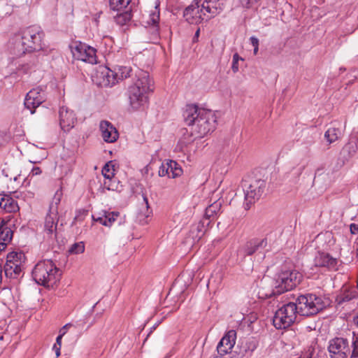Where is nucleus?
Returning <instances> with one entry per match:
<instances>
[{
    "label": "nucleus",
    "mask_w": 358,
    "mask_h": 358,
    "mask_svg": "<svg viewBox=\"0 0 358 358\" xmlns=\"http://www.w3.org/2000/svg\"><path fill=\"white\" fill-rule=\"evenodd\" d=\"M184 118L186 124L190 127V134H187V136L191 138L187 139L185 134L183 135L178 142L181 150L194 139L203 138L215 129L216 117L210 110L189 105L185 110Z\"/></svg>",
    "instance_id": "1"
},
{
    "label": "nucleus",
    "mask_w": 358,
    "mask_h": 358,
    "mask_svg": "<svg viewBox=\"0 0 358 358\" xmlns=\"http://www.w3.org/2000/svg\"><path fill=\"white\" fill-rule=\"evenodd\" d=\"M44 33L40 27L34 25L15 34L9 40L8 52L13 58L43 49Z\"/></svg>",
    "instance_id": "2"
},
{
    "label": "nucleus",
    "mask_w": 358,
    "mask_h": 358,
    "mask_svg": "<svg viewBox=\"0 0 358 358\" xmlns=\"http://www.w3.org/2000/svg\"><path fill=\"white\" fill-rule=\"evenodd\" d=\"M154 90V81L149 73L141 71L133 79L127 90L129 104L133 110H143Z\"/></svg>",
    "instance_id": "3"
},
{
    "label": "nucleus",
    "mask_w": 358,
    "mask_h": 358,
    "mask_svg": "<svg viewBox=\"0 0 358 358\" xmlns=\"http://www.w3.org/2000/svg\"><path fill=\"white\" fill-rule=\"evenodd\" d=\"M59 268L51 260H43L38 262L32 271L34 280L38 285L52 287L59 280Z\"/></svg>",
    "instance_id": "4"
},
{
    "label": "nucleus",
    "mask_w": 358,
    "mask_h": 358,
    "mask_svg": "<svg viewBox=\"0 0 358 358\" xmlns=\"http://www.w3.org/2000/svg\"><path fill=\"white\" fill-rule=\"evenodd\" d=\"M302 280V275L296 271H287L278 274L273 281L271 295L281 294L293 289Z\"/></svg>",
    "instance_id": "5"
},
{
    "label": "nucleus",
    "mask_w": 358,
    "mask_h": 358,
    "mask_svg": "<svg viewBox=\"0 0 358 358\" xmlns=\"http://www.w3.org/2000/svg\"><path fill=\"white\" fill-rule=\"evenodd\" d=\"M296 301L297 313L301 315H316L325 307L322 298L314 294L301 295Z\"/></svg>",
    "instance_id": "6"
},
{
    "label": "nucleus",
    "mask_w": 358,
    "mask_h": 358,
    "mask_svg": "<svg viewBox=\"0 0 358 358\" xmlns=\"http://www.w3.org/2000/svg\"><path fill=\"white\" fill-rule=\"evenodd\" d=\"M297 313L296 304L289 302L275 311L273 318V324L278 329H284L290 327L295 321Z\"/></svg>",
    "instance_id": "7"
},
{
    "label": "nucleus",
    "mask_w": 358,
    "mask_h": 358,
    "mask_svg": "<svg viewBox=\"0 0 358 358\" xmlns=\"http://www.w3.org/2000/svg\"><path fill=\"white\" fill-rule=\"evenodd\" d=\"M25 255L22 252H11L7 255L3 267L6 278H17L22 272V267L25 262Z\"/></svg>",
    "instance_id": "8"
},
{
    "label": "nucleus",
    "mask_w": 358,
    "mask_h": 358,
    "mask_svg": "<svg viewBox=\"0 0 358 358\" xmlns=\"http://www.w3.org/2000/svg\"><path fill=\"white\" fill-rule=\"evenodd\" d=\"M73 57L78 60L88 62L90 64L96 63V50L81 42H73L70 45Z\"/></svg>",
    "instance_id": "9"
},
{
    "label": "nucleus",
    "mask_w": 358,
    "mask_h": 358,
    "mask_svg": "<svg viewBox=\"0 0 358 358\" xmlns=\"http://www.w3.org/2000/svg\"><path fill=\"white\" fill-rule=\"evenodd\" d=\"M328 350L331 358H347L350 349L347 339L335 338L329 341Z\"/></svg>",
    "instance_id": "10"
},
{
    "label": "nucleus",
    "mask_w": 358,
    "mask_h": 358,
    "mask_svg": "<svg viewBox=\"0 0 358 358\" xmlns=\"http://www.w3.org/2000/svg\"><path fill=\"white\" fill-rule=\"evenodd\" d=\"M183 16L188 23L193 24H197L203 20H208L203 8L197 3V0L185 8Z\"/></svg>",
    "instance_id": "11"
},
{
    "label": "nucleus",
    "mask_w": 358,
    "mask_h": 358,
    "mask_svg": "<svg viewBox=\"0 0 358 358\" xmlns=\"http://www.w3.org/2000/svg\"><path fill=\"white\" fill-rule=\"evenodd\" d=\"M94 82L100 87H111L115 85V78L111 69L100 66L96 68L92 76Z\"/></svg>",
    "instance_id": "12"
},
{
    "label": "nucleus",
    "mask_w": 358,
    "mask_h": 358,
    "mask_svg": "<svg viewBox=\"0 0 358 358\" xmlns=\"http://www.w3.org/2000/svg\"><path fill=\"white\" fill-rule=\"evenodd\" d=\"M266 187V180L257 179L254 180L245 192V199L248 201L260 199Z\"/></svg>",
    "instance_id": "13"
},
{
    "label": "nucleus",
    "mask_w": 358,
    "mask_h": 358,
    "mask_svg": "<svg viewBox=\"0 0 358 358\" xmlns=\"http://www.w3.org/2000/svg\"><path fill=\"white\" fill-rule=\"evenodd\" d=\"M44 101L43 92L39 88H34L30 90L25 97L24 106L29 109L31 114Z\"/></svg>",
    "instance_id": "14"
},
{
    "label": "nucleus",
    "mask_w": 358,
    "mask_h": 358,
    "mask_svg": "<svg viewBox=\"0 0 358 358\" xmlns=\"http://www.w3.org/2000/svg\"><path fill=\"white\" fill-rule=\"evenodd\" d=\"M236 332L235 330H229L222 338L217 346L219 355H225L231 352L236 343Z\"/></svg>",
    "instance_id": "15"
},
{
    "label": "nucleus",
    "mask_w": 358,
    "mask_h": 358,
    "mask_svg": "<svg viewBox=\"0 0 358 358\" xmlns=\"http://www.w3.org/2000/svg\"><path fill=\"white\" fill-rule=\"evenodd\" d=\"M99 130L103 140L106 143H114L119 137V133L117 129L112 123L107 120L100 122Z\"/></svg>",
    "instance_id": "16"
},
{
    "label": "nucleus",
    "mask_w": 358,
    "mask_h": 358,
    "mask_svg": "<svg viewBox=\"0 0 358 358\" xmlns=\"http://www.w3.org/2000/svg\"><path fill=\"white\" fill-rule=\"evenodd\" d=\"M102 174L105 178L103 186L108 190L117 189L118 183L114 179L115 176V165L112 161L108 162L105 164L102 169Z\"/></svg>",
    "instance_id": "17"
},
{
    "label": "nucleus",
    "mask_w": 358,
    "mask_h": 358,
    "mask_svg": "<svg viewBox=\"0 0 358 358\" xmlns=\"http://www.w3.org/2000/svg\"><path fill=\"white\" fill-rule=\"evenodd\" d=\"M197 3L204 10L207 19L218 15L223 8V3L220 0H197Z\"/></svg>",
    "instance_id": "18"
},
{
    "label": "nucleus",
    "mask_w": 358,
    "mask_h": 358,
    "mask_svg": "<svg viewBox=\"0 0 358 358\" xmlns=\"http://www.w3.org/2000/svg\"><path fill=\"white\" fill-rule=\"evenodd\" d=\"M59 124L64 131H70L75 125L76 117L73 110L62 106L59 110Z\"/></svg>",
    "instance_id": "19"
},
{
    "label": "nucleus",
    "mask_w": 358,
    "mask_h": 358,
    "mask_svg": "<svg viewBox=\"0 0 358 358\" xmlns=\"http://www.w3.org/2000/svg\"><path fill=\"white\" fill-rule=\"evenodd\" d=\"M316 266L327 267L331 270H337L338 260L326 252H318L314 259Z\"/></svg>",
    "instance_id": "20"
},
{
    "label": "nucleus",
    "mask_w": 358,
    "mask_h": 358,
    "mask_svg": "<svg viewBox=\"0 0 358 358\" xmlns=\"http://www.w3.org/2000/svg\"><path fill=\"white\" fill-rule=\"evenodd\" d=\"M258 343L254 338H250L241 343L240 346V355L242 357H250L257 348Z\"/></svg>",
    "instance_id": "21"
},
{
    "label": "nucleus",
    "mask_w": 358,
    "mask_h": 358,
    "mask_svg": "<svg viewBox=\"0 0 358 358\" xmlns=\"http://www.w3.org/2000/svg\"><path fill=\"white\" fill-rule=\"evenodd\" d=\"M115 78V84L129 78L131 76L132 69L129 66L117 65L111 70Z\"/></svg>",
    "instance_id": "22"
},
{
    "label": "nucleus",
    "mask_w": 358,
    "mask_h": 358,
    "mask_svg": "<svg viewBox=\"0 0 358 358\" xmlns=\"http://www.w3.org/2000/svg\"><path fill=\"white\" fill-rule=\"evenodd\" d=\"M149 203H138L137 208V219L141 224L148 223L147 219L152 215Z\"/></svg>",
    "instance_id": "23"
},
{
    "label": "nucleus",
    "mask_w": 358,
    "mask_h": 358,
    "mask_svg": "<svg viewBox=\"0 0 358 358\" xmlns=\"http://www.w3.org/2000/svg\"><path fill=\"white\" fill-rule=\"evenodd\" d=\"M267 245L266 239H253L248 242L244 247V252L247 255L255 253L259 248H264Z\"/></svg>",
    "instance_id": "24"
},
{
    "label": "nucleus",
    "mask_w": 358,
    "mask_h": 358,
    "mask_svg": "<svg viewBox=\"0 0 358 358\" xmlns=\"http://www.w3.org/2000/svg\"><path fill=\"white\" fill-rule=\"evenodd\" d=\"M357 296V292L355 287L343 288L341 293L337 296L336 301L338 304L350 301Z\"/></svg>",
    "instance_id": "25"
},
{
    "label": "nucleus",
    "mask_w": 358,
    "mask_h": 358,
    "mask_svg": "<svg viewBox=\"0 0 358 358\" xmlns=\"http://www.w3.org/2000/svg\"><path fill=\"white\" fill-rule=\"evenodd\" d=\"M57 217L56 214H49L45 217V232L48 235H52L56 231Z\"/></svg>",
    "instance_id": "26"
},
{
    "label": "nucleus",
    "mask_w": 358,
    "mask_h": 358,
    "mask_svg": "<svg viewBox=\"0 0 358 358\" xmlns=\"http://www.w3.org/2000/svg\"><path fill=\"white\" fill-rule=\"evenodd\" d=\"M13 232L6 224H0V241L10 243L13 238Z\"/></svg>",
    "instance_id": "27"
},
{
    "label": "nucleus",
    "mask_w": 358,
    "mask_h": 358,
    "mask_svg": "<svg viewBox=\"0 0 358 358\" xmlns=\"http://www.w3.org/2000/svg\"><path fill=\"white\" fill-rule=\"evenodd\" d=\"M168 165L169 169L168 173L169 178H175L182 175V170L176 162L169 160Z\"/></svg>",
    "instance_id": "28"
},
{
    "label": "nucleus",
    "mask_w": 358,
    "mask_h": 358,
    "mask_svg": "<svg viewBox=\"0 0 358 358\" xmlns=\"http://www.w3.org/2000/svg\"><path fill=\"white\" fill-rule=\"evenodd\" d=\"M341 135V132L339 129L330 127L326 131L324 137L329 143H332L336 141L340 138Z\"/></svg>",
    "instance_id": "29"
},
{
    "label": "nucleus",
    "mask_w": 358,
    "mask_h": 358,
    "mask_svg": "<svg viewBox=\"0 0 358 358\" xmlns=\"http://www.w3.org/2000/svg\"><path fill=\"white\" fill-rule=\"evenodd\" d=\"M221 209V203H211L206 207L205 216L207 218L214 217L217 215Z\"/></svg>",
    "instance_id": "30"
},
{
    "label": "nucleus",
    "mask_w": 358,
    "mask_h": 358,
    "mask_svg": "<svg viewBox=\"0 0 358 358\" xmlns=\"http://www.w3.org/2000/svg\"><path fill=\"white\" fill-rule=\"evenodd\" d=\"M192 227L196 231V234L193 236V241L189 242V245H193L195 243L199 241L204 234V224L202 222L193 224Z\"/></svg>",
    "instance_id": "31"
},
{
    "label": "nucleus",
    "mask_w": 358,
    "mask_h": 358,
    "mask_svg": "<svg viewBox=\"0 0 358 358\" xmlns=\"http://www.w3.org/2000/svg\"><path fill=\"white\" fill-rule=\"evenodd\" d=\"M28 194L31 196L32 194L29 193ZM30 198L31 196H27V194L24 196V194L14 192L11 196L0 195V201H15V199L25 200Z\"/></svg>",
    "instance_id": "32"
},
{
    "label": "nucleus",
    "mask_w": 358,
    "mask_h": 358,
    "mask_svg": "<svg viewBox=\"0 0 358 358\" xmlns=\"http://www.w3.org/2000/svg\"><path fill=\"white\" fill-rule=\"evenodd\" d=\"M119 212L108 213L104 218H99V222L104 226L110 227L116 220V218L119 216Z\"/></svg>",
    "instance_id": "33"
},
{
    "label": "nucleus",
    "mask_w": 358,
    "mask_h": 358,
    "mask_svg": "<svg viewBox=\"0 0 358 358\" xmlns=\"http://www.w3.org/2000/svg\"><path fill=\"white\" fill-rule=\"evenodd\" d=\"M131 0H110V6L113 10H120L125 8Z\"/></svg>",
    "instance_id": "34"
},
{
    "label": "nucleus",
    "mask_w": 358,
    "mask_h": 358,
    "mask_svg": "<svg viewBox=\"0 0 358 358\" xmlns=\"http://www.w3.org/2000/svg\"><path fill=\"white\" fill-rule=\"evenodd\" d=\"M85 251V243L83 241L73 243L69 249V254L78 255Z\"/></svg>",
    "instance_id": "35"
},
{
    "label": "nucleus",
    "mask_w": 358,
    "mask_h": 358,
    "mask_svg": "<svg viewBox=\"0 0 358 358\" xmlns=\"http://www.w3.org/2000/svg\"><path fill=\"white\" fill-rule=\"evenodd\" d=\"M159 20V10L157 6H155V10L151 11L148 15L147 23L151 25H156Z\"/></svg>",
    "instance_id": "36"
},
{
    "label": "nucleus",
    "mask_w": 358,
    "mask_h": 358,
    "mask_svg": "<svg viewBox=\"0 0 358 358\" xmlns=\"http://www.w3.org/2000/svg\"><path fill=\"white\" fill-rule=\"evenodd\" d=\"M0 208L7 213H16L20 209L17 203H0Z\"/></svg>",
    "instance_id": "37"
},
{
    "label": "nucleus",
    "mask_w": 358,
    "mask_h": 358,
    "mask_svg": "<svg viewBox=\"0 0 358 358\" xmlns=\"http://www.w3.org/2000/svg\"><path fill=\"white\" fill-rule=\"evenodd\" d=\"M240 60H243V59L237 53H235L233 55V60H232V65H231V69L234 73H236L238 71V70H239L238 62Z\"/></svg>",
    "instance_id": "38"
},
{
    "label": "nucleus",
    "mask_w": 358,
    "mask_h": 358,
    "mask_svg": "<svg viewBox=\"0 0 358 358\" xmlns=\"http://www.w3.org/2000/svg\"><path fill=\"white\" fill-rule=\"evenodd\" d=\"M169 170V169L168 161L163 162L159 169V173H158L159 176L160 177H164L166 176H168Z\"/></svg>",
    "instance_id": "39"
},
{
    "label": "nucleus",
    "mask_w": 358,
    "mask_h": 358,
    "mask_svg": "<svg viewBox=\"0 0 358 358\" xmlns=\"http://www.w3.org/2000/svg\"><path fill=\"white\" fill-rule=\"evenodd\" d=\"M352 357H358V335L355 336L352 342Z\"/></svg>",
    "instance_id": "40"
},
{
    "label": "nucleus",
    "mask_w": 358,
    "mask_h": 358,
    "mask_svg": "<svg viewBox=\"0 0 358 358\" xmlns=\"http://www.w3.org/2000/svg\"><path fill=\"white\" fill-rule=\"evenodd\" d=\"M250 43L254 47V54L257 55L258 52V47H259V40L255 36H252L250 38Z\"/></svg>",
    "instance_id": "41"
},
{
    "label": "nucleus",
    "mask_w": 358,
    "mask_h": 358,
    "mask_svg": "<svg viewBox=\"0 0 358 358\" xmlns=\"http://www.w3.org/2000/svg\"><path fill=\"white\" fill-rule=\"evenodd\" d=\"M251 0H236L235 3L236 6H241L243 8L249 7Z\"/></svg>",
    "instance_id": "42"
},
{
    "label": "nucleus",
    "mask_w": 358,
    "mask_h": 358,
    "mask_svg": "<svg viewBox=\"0 0 358 358\" xmlns=\"http://www.w3.org/2000/svg\"><path fill=\"white\" fill-rule=\"evenodd\" d=\"M195 234H196V231L194 229V227L192 226L189 234L186 238V242L188 244H189V242L193 241V236Z\"/></svg>",
    "instance_id": "43"
},
{
    "label": "nucleus",
    "mask_w": 358,
    "mask_h": 358,
    "mask_svg": "<svg viewBox=\"0 0 358 358\" xmlns=\"http://www.w3.org/2000/svg\"><path fill=\"white\" fill-rule=\"evenodd\" d=\"M42 173L41 169L39 167H33L31 170L28 177H33L34 176H38Z\"/></svg>",
    "instance_id": "44"
},
{
    "label": "nucleus",
    "mask_w": 358,
    "mask_h": 358,
    "mask_svg": "<svg viewBox=\"0 0 358 358\" xmlns=\"http://www.w3.org/2000/svg\"><path fill=\"white\" fill-rule=\"evenodd\" d=\"M61 345L54 344L52 347V350L55 351L57 357L61 355Z\"/></svg>",
    "instance_id": "45"
},
{
    "label": "nucleus",
    "mask_w": 358,
    "mask_h": 358,
    "mask_svg": "<svg viewBox=\"0 0 358 358\" xmlns=\"http://www.w3.org/2000/svg\"><path fill=\"white\" fill-rule=\"evenodd\" d=\"M350 230L352 234H357L358 233V224L352 223L350 225Z\"/></svg>",
    "instance_id": "46"
},
{
    "label": "nucleus",
    "mask_w": 358,
    "mask_h": 358,
    "mask_svg": "<svg viewBox=\"0 0 358 358\" xmlns=\"http://www.w3.org/2000/svg\"><path fill=\"white\" fill-rule=\"evenodd\" d=\"M65 335V332L59 334V336L56 338V343L55 344L61 345H62V337Z\"/></svg>",
    "instance_id": "47"
},
{
    "label": "nucleus",
    "mask_w": 358,
    "mask_h": 358,
    "mask_svg": "<svg viewBox=\"0 0 358 358\" xmlns=\"http://www.w3.org/2000/svg\"><path fill=\"white\" fill-rule=\"evenodd\" d=\"M71 326V324H65L60 330H59V334H62L63 332H65V334H66L67 332V330Z\"/></svg>",
    "instance_id": "48"
},
{
    "label": "nucleus",
    "mask_w": 358,
    "mask_h": 358,
    "mask_svg": "<svg viewBox=\"0 0 358 358\" xmlns=\"http://www.w3.org/2000/svg\"><path fill=\"white\" fill-rule=\"evenodd\" d=\"M7 243L6 242H3V241H0V253L5 250V249L6 248V246H7Z\"/></svg>",
    "instance_id": "49"
},
{
    "label": "nucleus",
    "mask_w": 358,
    "mask_h": 358,
    "mask_svg": "<svg viewBox=\"0 0 358 358\" xmlns=\"http://www.w3.org/2000/svg\"><path fill=\"white\" fill-rule=\"evenodd\" d=\"M62 199V191L59 190V191H57L55 195V199L57 200V201H60Z\"/></svg>",
    "instance_id": "50"
},
{
    "label": "nucleus",
    "mask_w": 358,
    "mask_h": 358,
    "mask_svg": "<svg viewBox=\"0 0 358 358\" xmlns=\"http://www.w3.org/2000/svg\"><path fill=\"white\" fill-rule=\"evenodd\" d=\"M199 34H200V29H197V30L195 32V34H194V36L193 38V41H196L198 40V38L199 37Z\"/></svg>",
    "instance_id": "51"
},
{
    "label": "nucleus",
    "mask_w": 358,
    "mask_h": 358,
    "mask_svg": "<svg viewBox=\"0 0 358 358\" xmlns=\"http://www.w3.org/2000/svg\"><path fill=\"white\" fill-rule=\"evenodd\" d=\"M213 358H238V357L237 356H234V355L230 356L229 357H224V355H220L214 357Z\"/></svg>",
    "instance_id": "52"
},
{
    "label": "nucleus",
    "mask_w": 358,
    "mask_h": 358,
    "mask_svg": "<svg viewBox=\"0 0 358 358\" xmlns=\"http://www.w3.org/2000/svg\"><path fill=\"white\" fill-rule=\"evenodd\" d=\"M338 161H340V162H338V164H339V166H340V167L343 166L345 164V159H341L339 158V159H338Z\"/></svg>",
    "instance_id": "53"
},
{
    "label": "nucleus",
    "mask_w": 358,
    "mask_h": 358,
    "mask_svg": "<svg viewBox=\"0 0 358 358\" xmlns=\"http://www.w3.org/2000/svg\"><path fill=\"white\" fill-rule=\"evenodd\" d=\"M1 280H2V266L0 264V283L1 282Z\"/></svg>",
    "instance_id": "54"
},
{
    "label": "nucleus",
    "mask_w": 358,
    "mask_h": 358,
    "mask_svg": "<svg viewBox=\"0 0 358 358\" xmlns=\"http://www.w3.org/2000/svg\"><path fill=\"white\" fill-rule=\"evenodd\" d=\"M248 205H249V203H246V206H245V208H248Z\"/></svg>",
    "instance_id": "55"
},
{
    "label": "nucleus",
    "mask_w": 358,
    "mask_h": 358,
    "mask_svg": "<svg viewBox=\"0 0 358 358\" xmlns=\"http://www.w3.org/2000/svg\"><path fill=\"white\" fill-rule=\"evenodd\" d=\"M144 201H148V199L147 198H144Z\"/></svg>",
    "instance_id": "56"
},
{
    "label": "nucleus",
    "mask_w": 358,
    "mask_h": 358,
    "mask_svg": "<svg viewBox=\"0 0 358 358\" xmlns=\"http://www.w3.org/2000/svg\"><path fill=\"white\" fill-rule=\"evenodd\" d=\"M344 151H345V150L343 149V151L341 152H340V155H342Z\"/></svg>",
    "instance_id": "57"
}]
</instances>
